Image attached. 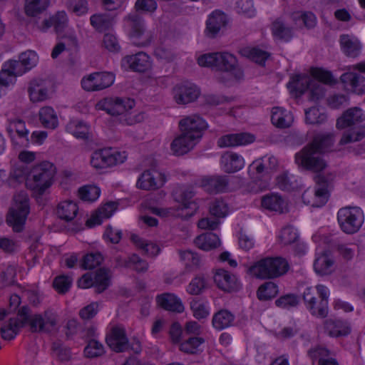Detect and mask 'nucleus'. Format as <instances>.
Wrapping results in <instances>:
<instances>
[{"label": "nucleus", "instance_id": "obj_1", "mask_svg": "<svg viewBox=\"0 0 365 365\" xmlns=\"http://www.w3.org/2000/svg\"><path fill=\"white\" fill-rule=\"evenodd\" d=\"M333 142V135L331 134L316 137L311 144L296 153L295 163L304 169L315 173L322 172L327 168V163L320 153L327 150Z\"/></svg>", "mask_w": 365, "mask_h": 365}, {"label": "nucleus", "instance_id": "obj_2", "mask_svg": "<svg viewBox=\"0 0 365 365\" xmlns=\"http://www.w3.org/2000/svg\"><path fill=\"white\" fill-rule=\"evenodd\" d=\"M311 74L314 79L309 76L296 75L288 83V88L292 91L302 94L306 90L309 91L310 98L313 101H318L324 95V88L319 82L325 84H333L336 82L329 71L319 68L311 70Z\"/></svg>", "mask_w": 365, "mask_h": 365}, {"label": "nucleus", "instance_id": "obj_3", "mask_svg": "<svg viewBox=\"0 0 365 365\" xmlns=\"http://www.w3.org/2000/svg\"><path fill=\"white\" fill-rule=\"evenodd\" d=\"M56 174L54 165L48 161H43L34 165L29 173L26 186L36 195H43L53 182Z\"/></svg>", "mask_w": 365, "mask_h": 365}, {"label": "nucleus", "instance_id": "obj_4", "mask_svg": "<svg viewBox=\"0 0 365 365\" xmlns=\"http://www.w3.org/2000/svg\"><path fill=\"white\" fill-rule=\"evenodd\" d=\"M289 267L288 261L284 257H264L253 263L247 273L257 279H273L286 274Z\"/></svg>", "mask_w": 365, "mask_h": 365}, {"label": "nucleus", "instance_id": "obj_5", "mask_svg": "<svg viewBox=\"0 0 365 365\" xmlns=\"http://www.w3.org/2000/svg\"><path fill=\"white\" fill-rule=\"evenodd\" d=\"M329 296V290L323 284L307 287L302 293L306 308L313 316L320 318L328 315Z\"/></svg>", "mask_w": 365, "mask_h": 365}, {"label": "nucleus", "instance_id": "obj_6", "mask_svg": "<svg viewBox=\"0 0 365 365\" xmlns=\"http://www.w3.org/2000/svg\"><path fill=\"white\" fill-rule=\"evenodd\" d=\"M30 212V199L25 191H19L13 196L6 221L15 232H21Z\"/></svg>", "mask_w": 365, "mask_h": 365}, {"label": "nucleus", "instance_id": "obj_7", "mask_svg": "<svg viewBox=\"0 0 365 365\" xmlns=\"http://www.w3.org/2000/svg\"><path fill=\"white\" fill-rule=\"evenodd\" d=\"M216 71H219L217 79L219 82L229 84L243 77V72L238 65L235 55L227 51L218 52Z\"/></svg>", "mask_w": 365, "mask_h": 365}, {"label": "nucleus", "instance_id": "obj_8", "mask_svg": "<svg viewBox=\"0 0 365 365\" xmlns=\"http://www.w3.org/2000/svg\"><path fill=\"white\" fill-rule=\"evenodd\" d=\"M194 195L195 192L191 187L185 185L178 186L173 190L172 195L174 200L179 205L177 207H153L152 208V212L163 217L179 215L178 211L180 210L192 208L195 206V202L192 200Z\"/></svg>", "mask_w": 365, "mask_h": 365}, {"label": "nucleus", "instance_id": "obj_9", "mask_svg": "<svg viewBox=\"0 0 365 365\" xmlns=\"http://www.w3.org/2000/svg\"><path fill=\"white\" fill-rule=\"evenodd\" d=\"M127 158L125 151L105 148L97 150L91 154L90 164L93 169L103 170L123 163Z\"/></svg>", "mask_w": 365, "mask_h": 365}, {"label": "nucleus", "instance_id": "obj_10", "mask_svg": "<svg viewBox=\"0 0 365 365\" xmlns=\"http://www.w3.org/2000/svg\"><path fill=\"white\" fill-rule=\"evenodd\" d=\"M337 219L344 232L353 234L363 225L364 213L358 207H345L338 211Z\"/></svg>", "mask_w": 365, "mask_h": 365}, {"label": "nucleus", "instance_id": "obj_11", "mask_svg": "<svg viewBox=\"0 0 365 365\" xmlns=\"http://www.w3.org/2000/svg\"><path fill=\"white\" fill-rule=\"evenodd\" d=\"M135 106L133 99L129 98H106L101 100L96 104L98 110H105L111 115L122 117L127 112L131 110Z\"/></svg>", "mask_w": 365, "mask_h": 365}, {"label": "nucleus", "instance_id": "obj_12", "mask_svg": "<svg viewBox=\"0 0 365 365\" xmlns=\"http://www.w3.org/2000/svg\"><path fill=\"white\" fill-rule=\"evenodd\" d=\"M114 81L115 75L110 72H94L83 77L81 84L84 91L92 92L107 88Z\"/></svg>", "mask_w": 365, "mask_h": 365}, {"label": "nucleus", "instance_id": "obj_13", "mask_svg": "<svg viewBox=\"0 0 365 365\" xmlns=\"http://www.w3.org/2000/svg\"><path fill=\"white\" fill-rule=\"evenodd\" d=\"M30 326L34 331L52 332L58 329L59 320L56 312L48 309L43 314L29 317Z\"/></svg>", "mask_w": 365, "mask_h": 365}, {"label": "nucleus", "instance_id": "obj_14", "mask_svg": "<svg viewBox=\"0 0 365 365\" xmlns=\"http://www.w3.org/2000/svg\"><path fill=\"white\" fill-rule=\"evenodd\" d=\"M321 178L316 179L317 185L313 188L306 190L302 196L304 204L312 207H321L327 203L329 199L327 183L320 184Z\"/></svg>", "mask_w": 365, "mask_h": 365}, {"label": "nucleus", "instance_id": "obj_15", "mask_svg": "<svg viewBox=\"0 0 365 365\" xmlns=\"http://www.w3.org/2000/svg\"><path fill=\"white\" fill-rule=\"evenodd\" d=\"M180 132L189 135L200 141L207 125L205 120L198 115H191L182 118L178 123Z\"/></svg>", "mask_w": 365, "mask_h": 365}, {"label": "nucleus", "instance_id": "obj_16", "mask_svg": "<svg viewBox=\"0 0 365 365\" xmlns=\"http://www.w3.org/2000/svg\"><path fill=\"white\" fill-rule=\"evenodd\" d=\"M200 95V88L194 83L184 82L173 88V97L178 105H186L195 101Z\"/></svg>", "mask_w": 365, "mask_h": 365}, {"label": "nucleus", "instance_id": "obj_17", "mask_svg": "<svg viewBox=\"0 0 365 365\" xmlns=\"http://www.w3.org/2000/svg\"><path fill=\"white\" fill-rule=\"evenodd\" d=\"M166 181L165 175L153 168L145 170L137 181L138 187L145 190H156L163 186Z\"/></svg>", "mask_w": 365, "mask_h": 365}, {"label": "nucleus", "instance_id": "obj_18", "mask_svg": "<svg viewBox=\"0 0 365 365\" xmlns=\"http://www.w3.org/2000/svg\"><path fill=\"white\" fill-rule=\"evenodd\" d=\"M106 342L110 349L116 352L126 350L128 347V340L125 328L122 325L113 326L106 336Z\"/></svg>", "mask_w": 365, "mask_h": 365}, {"label": "nucleus", "instance_id": "obj_19", "mask_svg": "<svg viewBox=\"0 0 365 365\" xmlns=\"http://www.w3.org/2000/svg\"><path fill=\"white\" fill-rule=\"evenodd\" d=\"M118 202L113 201L101 205L86 220V225L88 227H93L101 225L104 220L110 218L114 214L118 209Z\"/></svg>", "mask_w": 365, "mask_h": 365}, {"label": "nucleus", "instance_id": "obj_20", "mask_svg": "<svg viewBox=\"0 0 365 365\" xmlns=\"http://www.w3.org/2000/svg\"><path fill=\"white\" fill-rule=\"evenodd\" d=\"M255 140V135L249 133H230L219 138L217 144L221 148H231L246 145Z\"/></svg>", "mask_w": 365, "mask_h": 365}, {"label": "nucleus", "instance_id": "obj_21", "mask_svg": "<svg viewBox=\"0 0 365 365\" xmlns=\"http://www.w3.org/2000/svg\"><path fill=\"white\" fill-rule=\"evenodd\" d=\"M29 309L26 307H21L18 312V319L11 320L9 324L1 329V336L6 340L13 339L17 334L19 327L29 320Z\"/></svg>", "mask_w": 365, "mask_h": 365}, {"label": "nucleus", "instance_id": "obj_22", "mask_svg": "<svg viewBox=\"0 0 365 365\" xmlns=\"http://www.w3.org/2000/svg\"><path fill=\"white\" fill-rule=\"evenodd\" d=\"M175 137L170 143V150L175 155H182L194 148L199 142L184 132Z\"/></svg>", "mask_w": 365, "mask_h": 365}, {"label": "nucleus", "instance_id": "obj_23", "mask_svg": "<svg viewBox=\"0 0 365 365\" xmlns=\"http://www.w3.org/2000/svg\"><path fill=\"white\" fill-rule=\"evenodd\" d=\"M244 158L235 152H225L220 158L222 169L227 173H233L242 170L245 166Z\"/></svg>", "mask_w": 365, "mask_h": 365}, {"label": "nucleus", "instance_id": "obj_24", "mask_svg": "<svg viewBox=\"0 0 365 365\" xmlns=\"http://www.w3.org/2000/svg\"><path fill=\"white\" fill-rule=\"evenodd\" d=\"M121 63L123 66L138 72H145L151 67L150 57L143 52L125 56L122 59Z\"/></svg>", "mask_w": 365, "mask_h": 365}, {"label": "nucleus", "instance_id": "obj_25", "mask_svg": "<svg viewBox=\"0 0 365 365\" xmlns=\"http://www.w3.org/2000/svg\"><path fill=\"white\" fill-rule=\"evenodd\" d=\"M261 205L263 208L277 213H284L288 211L287 200L277 193L264 195L261 200Z\"/></svg>", "mask_w": 365, "mask_h": 365}, {"label": "nucleus", "instance_id": "obj_26", "mask_svg": "<svg viewBox=\"0 0 365 365\" xmlns=\"http://www.w3.org/2000/svg\"><path fill=\"white\" fill-rule=\"evenodd\" d=\"M365 120V114L358 107L346 110L336 120V128L344 129L359 124Z\"/></svg>", "mask_w": 365, "mask_h": 365}, {"label": "nucleus", "instance_id": "obj_27", "mask_svg": "<svg viewBox=\"0 0 365 365\" xmlns=\"http://www.w3.org/2000/svg\"><path fill=\"white\" fill-rule=\"evenodd\" d=\"M344 86L356 94L365 93V77L354 72H346L340 77Z\"/></svg>", "mask_w": 365, "mask_h": 365}, {"label": "nucleus", "instance_id": "obj_28", "mask_svg": "<svg viewBox=\"0 0 365 365\" xmlns=\"http://www.w3.org/2000/svg\"><path fill=\"white\" fill-rule=\"evenodd\" d=\"M14 66H16L21 76L34 68L38 63V56L34 51H26L20 54L19 61L9 60Z\"/></svg>", "mask_w": 365, "mask_h": 365}, {"label": "nucleus", "instance_id": "obj_29", "mask_svg": "<svg viewBox=\"0 0 365 365\" xmlns=\"http://www.w3.org/2000/svg\"><path fill=\"white\" fill-rule=\"evenodd\" d=\"M213 278L217 287L225 292H232L237 288L235 276L225 269H217Z\"/></svg>", "mask_w": 365, "mask_h": 365}, {"label": "nucleus", "instance_id": "obj_30", "mask_svg": "<svg viewBox=\"0 0 365 365\" xmlns=\"http://www.w3.org/2000/svg\"><path fill=\"white\" fill-rule=\"evenodd\" d=\"M334 261L328 251H319L314 262L315 272L321 275L330 274L333 271Z\"/></svg>", "mask_w": 365, "mask_h": 365}, {"label": "nucleus", "instance_id": "obj_31", "mask_svg": "<svg viewBox=\"0 0 365 365\" xmlns=\"http://www.w3.org/2000/svg\"><path fill=\"white\" fill-rule=\"evenodd\" d=\"M156 301L159 306L170 312L182 313L185 310V307L181 299L174 294H162L157 297Z\"/></svg>", "mask_w": 365, "mask_h": 365}, {"label": "nucleus", "instance_id": "obj_32", "mask_svg": "<svg viewBox=\"0 0 365 365\" xmlns=\"http://www.w3.org/2000/svg\"><path fill=\"white\" fill-rule=\"evenodd\" d=\"M227 24V17L225 13L215 10L212 11L206 22V31L210 36L216 35Z\"/></svg>", "mask_w": 365, "mask_h": 365}, {"label": "nucleus", "instance_id": "obj_33", "mask_svg": "<svg viewBox=\"0 0 365 365\" xmlns=\"http://www.w3.org/2000/svg\"><path fill=\"white\" fill-rule=\"evenodd\" d=\"M339 43L341 51L347 56L356 57L360 53L361 45L356 37L342 34L340 36Z\"/></svg>", "mask_w": 365, "mask_h": 365}, {"label": "nucleus", "instance_id": "obj_34", "mask_svg": "<svg viewBox=\"0 0 365 365\" xmlns=\"http://www.w3.org/2000/svg\"><path fill=\"white\" fill-rule=\"evenodd\" d=\"M6 130L14 143H19L18 139L28 141L29 131L26 127L25 122L21 119L11 120L7 125Z\"/></svg>", "mask_w": 365, "mask_h": 365}, {"label": "nucleus", "instance_id": "obj_35", "mask_svg": "<svg viewBox=\"0 0 365 365\" xmlns=\"http://www.w3.org/2000/svg\"><path fill=\"white\" fill-rule=\"evenodd\" d=\"M29 99L33 103L46 101L48 98V91L41 79H34L29 83L28 88Z\"/></svg>", "mask_w": 365, "mask_h": 365}, {"label": "nucleus", "instance_id": "obj_36", "mask_svg": "<svg viewBox=\"0 0 365 365\" xmlns=\"http://www.w3.org/2000/svg\"><path fill=\"white\" fill-rule=\"evenodd\" d=\"M227 185L225 176H207L200 180V186L207 192L216 193L223 191Z\"/></svg>", "mask_w": 365, "mask_h": 365}, {"label": "nucleus", "instance_id": "obj_37", "mask_svg": "<svg viewBox=\"0 0 365 365\" xmlns=\"http://www.w3.org/2000/svg\"><path fill=\"white\" fill-rule=\"evenodd\" d=\"M324 325L325 331L332 337L346 336L351 332V327L346 322L327 319Z\"/></svg>", "mask_w": 365, "mask_h": 365}, {"label": "nucleus", "instance_id": "obj_38", "mask_svg": "<svg viewBox=\"0 0 365 365\" xmlns=\"http://www.w3.org/2000/svg\"><path fill=\"white\" fill-rule=\"evenodd\" d=\"M271 120L274 126L286 128L291 126L294 117L290 111L281 107H274L272 110Z\"/></svg>", "mask_w": 365, "mask_h": 365}, {"label": "nucleus", "instance_id": "obj_39", "mask_svg": "<svg viewBox=\"0 0 365 365\" xmlns=\"http://www.w3.org/2000/svg\"><path fill=\"white\" fill-rule=\"evenodd\" d=\"M125 26L130 36L139 38L145 32V24L143 19L137 14H129L124 18Z\"/></svg>", "mask_w": 365, "mask_h": 365}, {"label": "nucleus", "instance_id": "obj_40", "mask_svg": "<svg viewBox=\"0 0 365 365\" xmlns=\"http://www.w3.org/2000/svg\"><path fill=\"white\" fill-rule=\"evenodd\" d=\"M78 212L77 203L71 200L60 202L56 208V214L58 217L66 222L74 220Z\"/></svg>", "mask_w": 365, "mask_h": 365}, {"label": "nucleus", "instance_id": "obj_41", "mask_svg": "<svg viewBox=\"0 0 365 365\" xmlns=\"http://www.w3.org/2000/svg\"><path fill=\"white\" fill-rule=\"evenodd\" d=\"M38 119L41 125L48 129H56L58 126L56 112L51 106H43L38 110Z\"/></svg>", "mask_w": 365, "mask_h": 365}, {"label": "nucleus", "instance_id": "obj_42", "mask_svg": "<svg viewBox=\"0 0 365 365\" xmlns=\"http://www.w3.org/2000/svg\"><path fill=\"white\" fill-rule=\"evenodd\" d=\"M308 355L313 360H318L319 365H339L336 359L331 356L326 348L316 346L308 351Z\"/></svg>", "mask_w": 365, "mask_h": 365}, {"label": "nucleus", "instance_id": "obj_43", "mask_svg": "<svg viewBox=\"0 0 365 365\" xmlns=\"http://www.w3.org/2000/svg\"><path fill=\"white\" fill-rule=\"evenodd\" d=\"M114 19L106 13H96L91 16L90 24L98 32H104L112 28Z\"/></svg>", "mask_w": 365, "mask_h": 365}, {"label": "nucleus", "instance_id": "obj_44", "mask_svg": "<svg viewBox=\"0 0 365 365\" xmlns=\"http://www.w3.org/2000/svg\"><path fill=\"white\" fill-rule=\"evenodd\" d=\"M66 129L76 138L86 139L88 138L89 126L83 120L72 119L66 125Z\"/></svg>", "mask_w": 365, "mask_h": 365}, {"label": "nucleus", "instance_id": "obj_45", "mask_svg": "<svg viewBox=\"0 0 365 365\" xmlns=\"http://www.w3.org/2000/svg\"><path fill=\"white\" fill-rule=\"evenodd\" d=\"M235 316L227 309H221L214 314L212 319V326L215 329L222 330L230 327Z\"/></svg>", "mask_w": 365, "mask_h": 365}, {"label": "nucleus", "instance_id": "obj_46", "mask_svg": "<svg viewBox=\"0 0 365 365\" xmlns=\"http://www.w3.org/2000/svg\"><path fill=\"white\" fill-rule=\"evenodd\" d=\"M195 243L201 250L208 251L220 245L218 237L212 232H207L199 235L195 240Z\"/></svg>", "mask_w": 365, "mask_h": 365}, {"label": "nucleus", "instance_id": "obj_47", "mask_svg": "<svg viewBox=\"0 0 365 365\" xmlns=\"http://www.w3.org/2000/svg\"><path fill=\"white\" fill-rule=\"evenodd\" d=\"M50 0H25L24 10L27 16H35L44 11Z\"/></svg>", "mask_w": 365, "mask_h": 365}, {"label": "nucleus", "instance_id": "obj_48", "mask_svg": "<svg viewBox=\"0 0 365 365\" xmlns=\"http://www.w3.org/2000/svg\"><path fill=\"white\" fill-rule=\"evenodd\" d=\"M278 292V287L274 282H267L259 287L257 296L259 300L267 301L275 297Z\"/></svg>", "mask_w": 365, "mask_h": 365}, {"label": "nucleus", "instance_id": "obj_49", "mask_svg": "<svg viewBox=\"0 0 365 365\" xmlns=\"http://www.w3.org/2000/svg\"><path fill=\"white\" fill-rule=\"evenodd\" d=\"M298 240V232L292 226H285L280 230L278 235V242L284 246L295 243Z\"/></svg>", "mask_w": 365, "mask_h": 365}, {"label": "nucleus", "instance_id": "obj_50", "mask_svg": "<svg viewBox=\"0 0 365 365\" xmlns=\"http://www.w3.org/2000/svg\"><path fill=\"white\" fill-rule=\"evenodd\" d=\"M205 340L202 337H190L180 345V351L187 354H197L202 351Z\"/></svg>", "mask_w": 365, "mask_h": 365}, {"label": "nucleus", "instance_id": "obj_51", "mask_svg": "<svg viewBox=\"0 0 365 365\" xmlns=\"http://www.w3.org/2000/svg\"><path fill=\"white\" fill-rule=\"evenodd\" d=\"M192 315L198 320L205 319L210 315V309L207 302L200 299H193L190 304Z\"/></svg>", "mask_w": 365, "mask_h": 365}, {"label": "nucleus", "instance_id": "obj_52", "mask_svg": "<svg viewBox=\"0 0 365 365\" xmlns=\"http://www.w3.org/2000/svg\"><path fill=\"white\" fill-rule=\"evenodd\" d=\"M131 240H132L133 242L138 248L143 250V251L145 254H147L150 256H155L160 252V249L156 244L150 242H148L138 235H132Z\"/></svg>", "mask_w": 365, "mask_h": 365}, {"label": "nucleus", "instance_id": "obj_53", "mask_svg": "<svg viewBox=\"0 0 365 365\" xmlns=\"http://www.w3.org/2000/svg\"><path fill=\"white\" fill-rule=\"evenodd\" d=\"M101 194V190L96 185H85L78 190L79 198L83 201L93 202L96 200Z\"/></svg>", "mask_w": 365, "mask_h": 365}, {"label": "nucleus", "instance_id": "obj_54", "mask_svg": "<svg viewBox=\"0 0 365 365\" xmlns=\"http://www.w3.org/2000/svg\"><path fill=\"white\" fill-rule=\"evenodd\" d=\"M110 274L109 270L100 269L94 277L95 288L99 293L103 292L110 284Z\"/></svg>", "mask_w": 365, "mask_h": 365}, {"label": "nucleus", "instance_id": "obj_55", "mask_svg": "<svg viewBox=\"0 0 365 365\" xmlns=\"http://www.w3.org/2000/svg\"><path fill=\"white\" fill-rule=\"evenodd\" d=\"M241 52L243 56L259 64H263L269 56L267 52L257 48H245Z\"/></svg>", "mask_w": 365, "mask_h": 365}, {"label": "nucleus", "instance_id": "obj_56", "mask_svg": "<svg viewBox=\"0 0 365 365\" xmlns=\"http://www.w3.org/2000/svg\"><path fill=\"white\" fill-rule=\"evenodd\" d=\"M273 36L279 39L287 41L292 37L291 29L286 26L280 19L274 21L272 26Z\"/></svg>", "mask_w": 365, "mask_h": 365}, {"label": "nucleus", "instance_id": "obj_57", "mask_svg": "<svg viewBox=\"0 0 365 365\" xmlns=\"http://www.w3.org/2000/svg\"><path fill=\"white\" fill-rule=\"evenodd\" d=\"M235 9L238 14L247 18H252L256 14L252 0H236Z\"/></svg>", "mask_w": 365, "mask_h": 365}, {"label": "nucleus", "instance_id": "obj_58", "mask_svg": "<svg viewBox=\"0 0 365 365\" xmlns=\"http://www.w3.org/2000/svg\"><path fill=\"white\" fill-rule=\"evenodd\" d=\"M326 115L319 108L314 106L305 110V120L309 124H319L326 120Z\"/></svg>", "mask_w": 365, "mask_h": 365}, {"label": "nucleus", "instance_id": "obj_59", "mask_svg": "<svg viewBox=\"0 0 365 365\" xmlns=\"http://www.w3.org/2000/svg\"><path fill=\"white\" fill-rule=\"evenodd\" d=\"M68 10L78 16H85L88 13V0H68Z\"/></svg>", "mask_w": 365, "mask_h": 365}, {"label": "nucleus", "instance_id": "obj_60", "mask_svg": "<svg viewBox=\"0 0 365 365\" xmlns=\"http://www.w3.org/2000/svg\"><path fill=\"white\" fill-rule=\"evenodd\" d=\"M180 255L187 271H192L199 267L200 259L195 253L189 250L180 251Z\"/></svg>", "mask_w": 365, "mask_h": 365}, {"label": "nucleus", "instance_id": "obj_61", "mask_svg": "<svg viewBox=\"0 0 365 365\" xmlns=\"http://www.w3.org/2000/svg\"><path fill=\"white\" fill-rule=\"evenodd\" d=\"M145 119V114L143 111L130 112L128 111L120 118L122 124L126 125H134L142 123Z\"/></svg>", "mask_w": 365, "mask_h": 365}, {"label": "nucleus", "instance_id": "obj_62", "mask_svg": "<svg viewBox=\"0 0 365 365\" xmlns=\"http://www.w3.org/2000/svg\"><path fill=\"white\" fill-rule=\"evenodd\" d=\"M292 16L294 21H297L298 19H301L303 21L304 26L308 29L313 28L317 24V21L316 16L309 11L294 12Z\"/></svg>", "mask_w": 365, "mask_h": 365}, {"label": "nucleus", "instance_id": "obj_63", "mask_svg": "<svg viewBox=\"0 0 365 365\" xmlns=\"http://www.w3.org/2000/svg\"><path fill=\"white\" fill-rule=\"evenodd\" d=\"M277 187L283 190L290 191L295 187L296 180L294 176L289 175L287 173L279 175L276 179Z\"/></svg>", "mask_w": 365, "mask_h": 365}, {"label": "nucleus", "instance_id": "obj_64", "mask_svg": "<svg viewBox=\"0 0 365 365\" xmlns=\"http://www.w3.org/2000/svg\"><path fill=\"white\" fill-rule=\"evenodd\" d=\"M210 212L216 217H224L228 213V206L222 200L216 199L210 205Z\"/></svg>", "mask_w": 365, "mask_h": 365}]
</instances>
